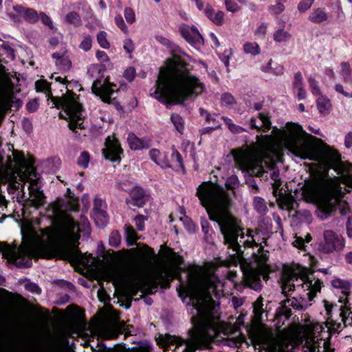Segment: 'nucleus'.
Masks as SVG:
<instances>
[{
	"instance_id": "nucleus-1",
	"label": "nucleus",
	"mask_w": 352,
	"mask_h": 352,
	"mask_svg": "<svg viewBox=\"0 0 352 352\" xmlns=\"http://www.w3.org/2000/svg\"><path fill=\"white\" fill-rule=\"evenodd\" d=\"M170 263L164 265L155 272L153 281L155 285L150 293L157 289L159 282L164 287L169 285L173 278L180 282L179 293L182 292L193 300V307L196 316L191 320L193 327L188 332L186 340L180 338L165 335L162 338L166 347H171L173 352H195L197 349H204L210 344L215 329L213 326V315L217 311L219 302L218 299L222 296L223 285L217 276L199 266L190 267L188 269L187 280H182L180 274L183 258L174 252L168 254Z\"/></svg>"
},
{
	"instance_id": "nucleus-2",
	"label": "nucleus",
	"mask_w": 352,
	"mask_h": 352,
	"mask_svg": "<svg viewBox=\"0 0 352 352\" xmlns=\"http://www.w3.org/2000/svg\"><path fill=\"white\" fill-rule=\"evenodd\" d=\"M197 195L202 206L206 208L211 221H216L223 236L224 243L241 256L243 254L241 243L245 248L258 247L257 253L253 255L254 262L241 266L244 283L254 291L263 288L261 276L263 280L269 278L270 266L267 264L268 256L264 250L263 243L267 244V239L261 236L258 229H248L247 239L243 240L245 234L241 222L229 212L230 199L224 190L209 184H202L197 188Z\"/></svg>"
},
{
	"instance_id": "nucleus-3",
	"label": "nucleus",
	"mask_w": 352,
	"mask_h": 352,
	"mask_svg": "<svg viewBox=\"0 0 352 352\" xmlns=\"http://www.w3.org/2000/svg\"><path fill=\"white\" fill-rule=\"evenodd\" d=\"M190 65L180 56L174 54L161 67L151 96L160 102L183 104L206 91L203 82L190 72Z\"/></svg>"
},
{
	"instance_id": "nucleus-4",
	"label": "nucleus",
	"mask_w": 352,
	"mask_h": 352,
	"mask_svg": "<svg viewBox=\"0 0 352 352\" xmlns=\"http://www.w3.org/2000/svg\"><path fill=\"white\" fill-rule=\"evenodd\" d=\"M328 169L317 173L314 182L304 186L302 190V195L307 201L318 204L317 214L322 220L327 219L337 205L342 215L349 212L347 204L340 201L342 192L339 179L328 176Z\"/></svg>"
},
{
	"instance_id": "nucleus-5",
	"label": "nucleus",
	"mask_w": 352,
	"mask_h": 352,
	"mask_svg": "<svg viewBox=\"0 0 352 352\" xmlns=\"http://www.w3.org/2000/svg\"><path fill=\"white\" fill-rule=\"evenodd\" d=\"M40 234L33 231L31 241L23 244L19 248H12L0 242V252L5 258L14 262L19 267H29L31 258H52L56 252L58 243L57 231L52 227L40 229Z\"/></svg>"
},
{
	"instance_id": "nucleus-6",
	"label": "nucleus",
	"mask_w": 352,
	"mask_h": 352,
	"mask_svg": "<svg viewBox=\"0 0 352 352\" xmlns=\"http://www.w3.org/2000/svg\"><path fill=\"white\" fill-rule=\"evenodd\" d=\"M35 87L37 91L44 92L46 96H51L55 107L65 110L67 116L63 117L60 114V117L69 120L68 126L72 131H75L76 129H82L85 128L83 125V109L76 94L67 90L61 98L53 97L51 93L50 84L44 80H37L35 82Z\"/></svg>"
},
{
	"instance_id": "nucleus-7",
	"label": "nucleus",
	"mask_w": 352,
	"mask_h": 352,
	"mask_svg": "<svg viewBox=\"0 0 352 352\" xmlns=\"http://www.w3.org/2000/svg\"><path fill=\"white\" fill-rule=\"evenodd\" d=\"M322 285V282L316 278L313 273L307 274L298 268L285 269L281 277V289L285 296L291 295L295 290L303 291L307 292L309 300H314Z\"/></svg>"
},
{
	"instance_id": "nucleus-8",
	"label": "nucleus",
	"mask_w": 352,
	"mask_h": 352,
	"mask_svg": "<svg viewBox=\"0 0 352 352\" xmlns=\"http://www.w3.org/2000/svg\"><path fill=\"white\" fill-rule=\"evenodd\" d=\"M287 129L288 133L285 141L291 152L302 159L318 162L320 157L316 149L307 140L309 135L302 127L297 124L288 123Z\"/></svg>"
},
{
	"instance_id": "nucleus-9",
	"label": "nucleus",
	"mask_w": 352,
	"mask_h": 352,
	"mask_svg": "<svg viewBox=\"0 0 352 352\" xmlns=\"http://www.w3.org/2000/svg\"><path fill=\"white\" fill-rule=\"evenodd\" d=\"M47 213L54 221H62V234L65 239L72 243L79 239L80 232L82 229L71 216L63 210L60 202L57 201L49 205Z\"/></svg>"
},
{
	"instance_id": "nucleus-10",
	"label": "nucleus",
	"mask_w": 352,
	"mask_h": 352,
	"mask_svg": "<svg viewBox=\"0 0 352 352\" xmlns=\"http://www.w3.org/2000/svg\"><path fill=\"white\" fill-rule=\"evenodd\" d=\"M232 153L236 166L252 176L267 177V171L263 168V160L248 151L233 150Z\"/></svg>"
},
{
	"instance_id": "nucleus-11",
	"label": "nucleus",
	"mask_w": 352,
	"mask_h": 352,
	"mask_svg": "<svg viewBox=\"0 0 352 352\" xmlns=\"http://www.w3.org/2000/svg\"><path fill=\"white\" fill-rule=\"evenodd\" d=\"M324 307L328 316L327 326L329 335L332 333H339L344 327L352 325V311L346 306H341L339 308V320L333 318L331 311L333 306L332 305L325 302Z\"/></svg>"
},
{
	"instance_id": "nucleus-12",
	"label": "nucleus",
	"mask_w": 352,
	"mask_h": 352,
	"mask_svg": "<svg viewBox=\"0 0 352 352\" xmlns=\"http://www.w3.org/2000/svg\"><path fill=\"white\" fill-rule=\"evenodd\" d=\"M345 245V239L342 235L331 230H326L323 232L318 249L324 254L340 253L344 250Z\"/></svg>"
},
{
	"instance_id": "nucleus-13",
	"label": "nucleus",
	"mask_w": 352,
	"mask_h": 352,
	"mask_svg": "<svg viewBox=\"0 0 352 352\" xmlns=\"http://www.w3.org/2000/svg\"><path fill=\"white\" fill-rule=\"evenodd\" d=\"M39 178L37 177L36 170L33 168L28 170V175L26 176L25 182L30 183L28 190L30 192V202L36 208L42 206L45 200V196L38 186Z\"/></svg>"
},
{
	"instance_id": "nucleus-14",
	"label": "nucleus",
	"mask_w": 352,
	"mask_h": 352,
	"mask_svg": "<svg viewBox=\"0 0 352 352\" xmlns=\"http://www.w3.org/2000/svg\"><path fill=\"white\" fill-rule=\"evenodd\" d=\"M330 336L328 331H323V328L320 325L314 327V331L310 333L307 338L306 344L309 349L310 352H324L320 351L318 347L322 343L325 351L329 350L330 342L329 339Z\"/></svg>"
},
{
	"instance_id": "nucleus-15",
	"label": "nucleus",
	"mask_w": 352,
	"mask_h": 352,
	"mask_svg": "<svg viewBox=\"0 0 352 352\" xmlns=\"http://www.w3.org/2000/svg\"><path fill=\"white\" fill-rule=\"evenodd\" d=\"M91 89L103 102L110 104L113 98V94L117 91V86L110 82L107 78L97 79L94 81Z\"/></svg>"
},
{
	"instance_id": "nucleus-16",
	"label": "nucleus",
	"mask_w": 352,
	"mask_h": 352,
	"mask_svg": "<svg viewBox=\"0 0 352 352\" xmlns=\"http://www.w3.org/2000/svg\"><path fill=\"white\" fill-rule=\"evenodd\" d=\"M252 341L254 346L263 345L267 346L274 351L276 350V338L272 330L267 327H263L258 329Z\"/></svg>"
},
{
	"instance_id": "nucleus-17",
	"label": "nucleus",
	"mask_w": 352,
	"mask_h": 352,
	"mask_svg": "<svg viewBox=\"0 0 352 352\" xmlns=\"http://www.w3.org/2000/svg\"><path fill=\"white\" fill-rule=\"evenodd\" d=\"M333 168L338 175H340L342 177V181L344 183L349 184L351 181L352 176V164L349 162H344L342 161L335 162L333 166H330L329 164H327L323 170H317L312 174V181L309 184H312L314 180V177L316 174L318 172H324L326 168H329L327 173H329V170Z\"/></svg>"
},
{
	"instance_id": "nucleus-18",
	"label": "nucleus",
	"mask_w": 352,
	"mask_h": 352,
	"mask_svg": "<svg viewBox=\"0 0 352 352\" xmlns=\"http://www.w3.org/2000/svg\"><path fill=\"white\" fill-rule=\"evenodd\" d=\"M106 208V203L102 199L99 197L94 199L93 217L96 223L99 227L104 226L108 222V217L105 211Z\"/></svg>"
},
{
	"instance_id": "nucleus-19",
	"label": "nucleus",
	"mask_w": 352,
	"mask_h": 352,
	"mask_svg": "<svg viewBox=\"0 0 352 352\" xmlns=\"http://www.w3.org/2000/svg\"><path fill=\"white\" fill-rule=\"evenodd\" d=\"M105 144L106 148L102 152L105 159L112 162H120L122 149L118 141L117 140H111L110 137H108Z\"/></svg>"
},
{
	"instance_id": "nucleus-20",
	"label": "nucleus",
	"mask_w": 352,
	"mask_h": 352,
	"mask_svg": "<svg viewBox=\"0 0 352 352\" xmlns=\"http://www.w3.org/2000/svg\"><path fill=\"white\" fill-rule=\"evenodd\" d=\"M182 36L190 43L198 45L201 43L203 38L195 26H183L180 28Z\"/></svg>"
},
{
	"instance_id": "nucleus-21",
	"label": "nucleus",
	"mask_w": 352,
	"mask_h": 352,
	"mask_svg": "<svg viewBox=\"0 0 352 352\" xmlns=\"http://www.w3.org/2000/svg\"><path fill=\"white\" fill-rule=\"evenodd\" d=\"M292 89L299 100H305L307 98V94L304 87L303 77L300 72H297L294 74L292 81Z\"/></svg>"
},
{
	"instance_id": "nucleus-22",
	"label": "nucleus",
	"mask_w": 352,
	"mask_h": 352,
	"mask_svg": "<svg viewBox=\"0 0 352 352\" xmlns=\"http://www.w3.org/2000/svg\"><path fill=\"white\" fill-rule=\"evenodd\" d=\"M148 282L139 280L137 281L129 282L126 286V293L128 298L131 299L141 291L144 292L148 288Z\"/></svg>"
},
{
	"instance_id": "nucleus-23",
	"label": "nucleus",
	"mask_w": 352,
	"mask_h": 352,
	"mask_svg": "<svg viewBox=\"0 0 352 352\" xmlns=\"http://www.w3.org/2000/svg\"><path fill=\"white\" fill-rule=\"evenodd\" d=\"M129 205L142 207L145 203V194L144 190L139 186H135L131 190V199L126 201Z\"/></svg>"
},
{
	"instance_id": "nucleus-24",
	"label": "nucleus",
	"mask_w": 352,
	"mask_h": 352,
	"mask_svg": "<svg viewBox=\"0 0 352 352\" xmlns=\"http://www.w3.org/2000/svg\"><path fill=\"white\" fill-rule=\"evenodd\" d=\"M277 204L280 208L289 212L294 210L297 206L296 201L290 194H280L277 198Z\"/></svg>"
},
{
	"instance_id": "nucleus-25",
	"label": "nucleus",
	"mask_w": 352,
	"mask_h": 352,
	"mask_svg": "<svg viewBox=\"0 0 352 352\" xmlns=\"http://www.w3.org/2000/svg\"><path fill=\"white\" fill-rule=\"evenodd\" d=\"M129 146L133 150L148 148L151 146V140L148 139H140L135 134L129 133L127 138Z\"/></svg>"
},
{
	"instance_id": "nucleus-26",
	"label": "nucleus",
	"mask_w": 352,
	"mask_h": 352,
	"mask_svg": "<svg viewBox=\"0 0 352 352\" xmlns=\"http://www.w3.org/2000/svg\"><path fill=\"white\" fill-rule=\"evenodd\" d=\"M14 10L18 13L23 14L24 19L30 23H36L39 20V14L32 8H25L21 6H16L14 7Z\"/></svg>"
},
{
	"instance_id": "nucleus-27",
	"label": "nucleus",
	"mask_w": 352,
	"mask_h": 352,
	"mask_svg": "<svg viewBox=\"0 0 352 352\" xmlns=\"http://www.w3.org/2000/svg\"><path fill=\"white\" fill-rule=\"evenodd\" d=\"M258 118L261 121L260 124H257V120L255 118H252L250 120V125L252 129H255L258 131H267L271 128V122L269 117L263 113H259Z\"/></svg>"
},
{
	"instance_id": "nucleus-28",
	"label": "nucleus",
	"mask_w": 352,
	"mask_h": 352,
	"mask_svg": "<svg viewBox=\"0 0 352 352\" xmlns=\"http://www.w3.org/2000/svg\"><path fill=\"white\" fill-rule=\"evenodd\" d=\"M52 57L56 59V65L60 71L67 72L71 68L72 62L65 52H55L52 54Z\"/></svg>"
},
{
	"instance_id": "nucleus-29",
	"label": "nucleus",
	"mask_w": 352,
	"mask_h": 352,
	"mask_svg": "<svg viewBox=\"0 0 352 352\" xmlns=\"http://www.w3.org/2000/svg\"><path fill=\"white\" fill-rule=\"evenodd\" d=\"M150 158L157 165L160 166L162 168H170L166 155L161 153L159 150L153 148L149 151Z\"/></svg>"
},
{
	"instance_id": "nucleus-30",
	"label": "nucleus",
	"mask_w": 352,
	"mask_h": 352,
	"mask_svg": "<svg viewBox=\"0 0 352 352\" xmlns=\"http://www.w3.org/2000/svg\"><path fill=\"white\" fill-rule=\"evenodd\" d=\"M205 14L216 25H220L224 21V13L222 11L215 12L211 6H206Z\"/></svg>"
},
{
	"instance_id": "nucleus-31",
	"label": "nucleus",
	"mask_w": 352,
	"mask_h": 352,
	"mask_svg": "<svg viewBox=\"0 0 352 352\" xmlns=\"http://www.w3.org/2000/svg\"><path fill=\"white\" fill-rule=\"evenodd\" d=\"M316 105L319 112L322 114L328 113L331 109V100L323 95L318 96Z\"/></svg>"
},
{
	"instance_id": "nucleus-32",
	"label": "nucleus",
	"mask_w": 352,
	"mask_h": 352,
	"mask_svg": "<svg viewBox=\"0 0 352 352\" xmlns=\"http://www.w3.org/2000/svg\"><path fill=\"white\" fill-rule=\"evenodd\" d=\"M327 14L323 9L314 10L309 14V19L315 23H320L327 20Z\"/></svg>"
},
{
	"instance_id": "nucleus-33",
	"label": "nucleus",
	"mask_w": 352,
	"mask_h": 352,
	"mask_svg": "<svg viewBox=\"0 0 352 352\" xmlns=\"http://www.w3.org/2000/svg\"><path fill=\"white\" fill-rule=\"evenodd\" d=\"M263 306V298L261 296H260L259 298H257V300L253 305L254 320L258 324L261 323V321H262V316H263V314L264 312Z\"/></svg>"
},
{
	"instance_id": "nucleus-34",
	"label": "nucleus",
	"mask_w": 352,
	"mask_h": 352,
	"mask_svg": "<svg viewBox=\"0 0 352 352\" xmlns=\"http://www.w3.org/2000/svg\"><path fill=\"white\" fill-rule=\"evenodd\" d=\"M66 259L74 262H81L82 254L76 248H69L65 251Z\"/></svg>"
},
{
	"instance_id": "nucleus-35",
	"label": "nucleus",
	"mask_w": 352,
	"mask_h": 352,
	"mask_svg": "<svg viewBox=\"0 0 352 352\" xmlns=\"http://www.w3.org/2000/svg\"><path fill=\"white\" fill-rule=\"evenodd\" d=\"M331 285L335 288L341 289L342 294H343L344 296H346L349 295L351 285L347 281L336 278L332 280Z\"/></svg>"
},
{
	"instance_id": "nucleus-36",
	"label": "nucleus",
	"mask_w": 352,
	"mask_h": 352,
	"mask_svg": "<svg viewBox=\"0 0 352 352\" xmlns=\"http://www.w3.org/2000/svg\"><path fill=\"white\" fill-rule=\"evenodd\" d=\"M170 120L175 129L180 133H183L184 129V121L182 117L177 113H172Z\"/></svg>"
},
{
	"instance_id": "nucleus-37",
	"label": "nucleus",
	"mask_w": 352,
	"mask_h": 352,
	"mask_svg": "<svg viewBox=\"0 0 352 352\" xmlns=\"http://www.w3.org/2000/svg\"><path fill=\"white\" fill-rule=\"evenodd\" d=\"M65 21L75 27H78L82 24V20L80 15L76 12H70L65 17Z\"/></svg>"
},
{
	"instance_id": "nucleus-38",
	"label": "nucleus",
	"mask_w": 352,
	"mask_h": 352,
	"mask_svg": "<svg viewBox=\"0 0 352 352\" xmlns=\"http://www.w3.org/2000/svg\"><path fill=\"white\" fill-rule=\"evenodd\" d=\"M274 40L276 42H287L291 38V34L283 28H279L274 33Z\"/></svg>"
},
{
	"instance_id": "nucleus-39",
	"label": "nucleus",
	"mask_w": 352,
	"mask_h": 352,
	"mask_svg": "<svg viewBox=\"0 0 352 352\" xmlns=\"http://www.w3.org/2000/svg\"><path fill=\"white\" fill-rule=\"evenodd\" d=\"M254 209L261 214H265L268 209L265 201L259 197H256L254 199Z\"/></svg>"
},
{
	"instance_id": "nucleus-40",
	"label": "nucleus",
	"mask_w": 352,
	"mask_h": 352,
	"mask_svg": "<svg viewBox=\"0 0 352 352\" xmlns=\"http://www.w3.org/2000/svg\"><path fill=\"white\" fill-rule=\"evenodd\" d=\"M283 70L284 67L282 65L278 63L273 64L272 60H270L264 71L276 75H280L283 73Z\"/></svg>"
},
{
	"instance_id": "nucleus-41",
	"label": "nucleus",
	"mask_w": 352,
	"mask_h": 352,
	"mask_svg": "<svg viewBox=\"0 0 352 352\" xmlns=\"http://www.w3.org/2000/svg\"><path fill=\"white\" fill-rule=\"evenodd\" d=\"M221 119L224 121L228 128L232 133H241L242 132L246 131V130L243 127L235 124L230 118L226 116H222Z\"/></svg>"
},
{
	"instance_id": "nucleus-42",
	"label": "nucleus",
	"mask_w": 352,
	"mask_h": 352,
	"mask_svg": "<svg viewBox=\"0 0 352 352\" xmlns=\"http://www.w3.org/2000/svg\"><path fill=\"white\" fill-rule=\"evenodd\" d=\"M125 235L129 245H133L138 239L135 231L130 226H126Z\"/></svg>"
},
{
	"instance_id": "nucleus-43",
	"label": "nucleus",
	"mask_w": 352,
	"mask_h": 352,
	"mask_svg": "<svg viewBox=\"0 0 352 352\" xmlns=\"http://www.w3.org/2000/svg\"><path fill=\"white\" fill-rule=\"evenodd\" d=\"M310 90L313 95L319 96L322 95L321 91L318 86V82L316 80L314 76H309L307 78Z\"/></svg>"
},
{
	"instance_id": "nucleus-44",
	"label": "nucleus",
	"mask_w": 352,
	"mask_h": 352,
	"mask_svg": "<svg viewBox=\"0 0 352 352\" xmlns=\"http://www.w3.org/2000/svg\"><path fill=\"white\" fill-rule=\"evenodd\" d=\"M243 50L245 53L254 56L260 53L259 45L255 42L245 43L243 45Z\"/></svg>"
},
{
	"instance_id": "nucleus-45",
	"label": "nucleus",
	"mask_w": 352,
	"mask_h": 352,
	"mask_svg": "<svg viewBox=\"0 0 352 352\" xmlns=\"http://www.w3.org/2000/svg\"><path fill=\"white\" fill-rule=\"evenodd\" d=\"M97 41L99 45L103 49H109L110 43L107 40V33L104 31H100L97 34Z\"/></svg>"
},
{
	"instance_id": "nucleus-46",
	"label": "nucleus",
	"mask_w": 352,
	"mask_h": 352,
	"mask_svg": "<svg viewBox=\"0 0 352 352\" xmlns=\"http://www.w3.org/2000/svg\"><path fill=\"white\" fill-rule=\"evenodd\" d=\"M340 67H341L340 74L342 76L345 82L350 81L352 78V76H351V69L349 64H348L347 63H345V62L342 63L340 64Z\"/></svg>"
},
{
	"instance_id": "nucleus-47",
	"label": "nucleus",
	"mask_w": 352,
	"mask_h": 352,
	"mask_svg": "<svg viewBox=\"0 0 352 352\" xmlns=\"http://www.w3.org/2000/svg\"><path fill=\"white\" fill-rule=\"evenodd\" d=\"M90 160V156L87 151H83L78 158L77 164L83 168H87Z\"/></svg>"
},
{
	"instance_id": "nucleus-48",
	"label": "nucleus",
	"mask_w": 352,
	"mask_h": 352,
	"mask_svg": "<svg viewBox=\"0 0 352 352\" xmlns=\"http://www.w3.org/2000/svg\"><path fill=\"white\" fill-rule=\"evenodd\" d=\"M92 46V37L89 34H85L83 36L82 41L80 43V48L84 50L85 52H87L90 50Z\"/></svg>"
},
{
	"instance_id": "nucleus-49",
	"label": "nucleus",
	"mask_w": 352,
	"mask_h": 352,
	"mask_svg": "<svg viewBox=\"0 0 352 352\" xmlns=\"http://www.w3.org/2000/svg\"><path fill=\"white\" fill-rule=\"evenodd\" d=\"M243 341L244 338L242 336H237L236 337L227 339L225 344L230 347H239Z\"/></svg>"
},
{
	"instance_id": "nucleus-50",
	"label": "nucleus",
	"mask_w": 352,
	"mask_h": 352,
	"mask_svg": "<svg viewBox=\"0 0 352 352\" xmlns=\"http://www.w3.org/2000/svg\"><path fill=\"white\" fill-rule=\"evenodd\" d=\"M239 186V179L236 175L229 177L226 182V186L230 190H234Z\"/></svg>"
},
{
	"instance_id": "nucleus-51",
	"label": "nucleus",
	"mask_w": 352,
	"mask_h": 352,
	"mask_svg": "<svg viewBox=\"0 0 352 352\" xmlns=\"http://www.w3.org/2000/svg\"><path fill=\"white\" fill-rule=\"evenodd\" d=\"M120 235L118 232L113 231L109 236V245L112 247L117 248L120 243Z\"/></svg>"
},
{
	"instance_id": "nucleus-52",
	"label": "nucleus",
	"mask_w": 352,
	"mask_h": 352,
	"mask_svg": "<svg viewBox=\"0 0 352 352\" xmlns=\"http://www.w3.org/2000/svg\"><path fill=\"white\" fill-rule=\"evenodd\" d=\"M314 2V0H300L298 4V10L300 12H305L311 8Z\"/></svg>"
},
{
	"instance_id": "nucleus-53",
	"label": "nucleus",
	"mask_w": 352,
	"mask_h": 352,
	"mask_svg": "<svg viewBox=\"0 0 352 352\" xmlns=\"http://www.w3.org/2000/svg\"><path fill=\"white\" fill-rule=\"evenodd\" d=\"M305 294H302L298 298L299 302L300 303V309L302 310L307 309L311 305V302L313 300H309L307 296V292H305Z\"/></svg>"
},
{
	"instance_id": "nucleus-54",
	"label": "nucleus",
	"mask_w": 352,
	"mask_h": 352,
	"mask_svg": "<svg viewBox=\"0 0 352 352\" xmlns=\"http://www.w3.org/2000/svg\"><path fill=\"white\" fill-rule=\"evenodd\" d=\"M221 100L223 104L230 106L235 104L236 100L232 95L225 93L221 96Z\"/></svg>"
},
{
	"instance_id": "nucleus-55",
	"label": "nucleus",
	"mask_w": 352,
	"mask_h": 352,
	"mask_svg": "<svg viewBox=\"0 0 352 352\" xmlns=\"http://www.w3.org/2000/svg\"><path fill=\"white\" fill-rule=\"evenodd\" d=\"M283 3L284 1H277L275 5H272L269 6V10L274 14H280L285 10Z\"/></svg>"
},
{
	"instance_id": "nucleus-56",
	"label": "nucleus",
	"mask_w": 352,
	"mask_h": 352,
	"mask_svg": "<svg viewBox=\"0 0 352 352\" xmlns=\"http://www.w3.org/2000/svg\"><path fill=\"white\" fill-rule=\"evenodd\" d=\"M124 17L126 21L130 24L135 21V13L131 8H126L124 9Z\"/></svg>"
},
{
	"instance_id": "nucleus-57",
	"label": "nucleus",
	"mask_w": 352,
	"mask_h": 352,
	"mask_svg": "<svg viewBox=\"0 0 352 352\" xmlns=\"http://www.w3.org/2000/svg\"><path fill=\"white\" fill-rule=\"evenodd\" d=\"M226 9L232 12H236L240 10V7L233 0H225Z\"/></svg>"
},
{
	"instance_id": "nucleus-58",
	"label": "nucleus",
	"mask_w": 352,
	"mask_h": 352,
	"mask_svg": "<svg viewBox=\"0 0 352 352\" xmlns=\"http://www.w3.org/2000/svg\"><path fill=\"white\" fill-rule=\"evenodd\" d=\"M115 23L116 25L124 33L128 32V28L126 25L124 19L121 15H117L115 17Z\"/></svg>"
},
{
	"instance_id": "nucleus-59",
	"label": "nucleus",
	"mask_w": 352,
	"mask_h": 352,
	"mask_svg": "<svg viewBox=\"0 0 352 352\" xmlns=\"http://www.w3.org/2000/svg\"><path fill=\"white\" fill-rule=\"evenodd\" d=\"M171 159L173 162L178 163L179 166L184 168V163L181 154L175 149L173 151L171 154Z\"/></svg>"
},
{
	"instance_id": "nucleus-60",
	"label": "nucleus",
	"mask_w": 352,
	"mask_h": 352,
	"mask_svg": "<svg viewBox=\"0 0 352 352\" xmlns=\"http://www.w3.org/2000/svg\"><path fill=\"white\" fill-rule=\"evenodd\" d=\"M39 19L43 24L49 27L50 29L54 28L53 23L51 19L44 12H41L39 13Z\"/></svg>"
},
{
	"instance_id": "nucleus-61",
	"label": "nucleus",
	"mask_w": 352,
	"mask_h": 352,
	"mask_svg": "<svg viewBox=\"0 0 352 352\" xmlns=\"http://www.w3.org/2000/svg\"><path fill=\"white\" fill-rule=\"evenodd\" d=\"M134 220L137 229L140 231H142L144 229V217L143 215H138L135 217Z\"/></svg>"
},
{
	"instance_id": "nucleus-62",
	"label": "nucleus",
	"mask_w": 352,
	"mask_h": 352,
	"mask_svg": "<svg viewBox=\"0 0 352 352\" xmlns=\"http://www.w3.org/2000/svg\"><path fill=\"white\" fill-rule=\"evenodd\" d=\"M123 48L127 53H131L135 49L133 41L131 38H126L124 41Z\"/></svg>"
},
{
	"instance_id": "nucleus-63",
	"label": "nucleus",
	"mask_w": 352,
	"mask_h": 352,
	"mask_svg": "<svg viewBox=\"0 0 352 352\" xmlns=\"http://www.w3.org/2000/svg\"><path fill=\"white\" fill-rule=\"evenodd\" d=\"M135 70L133 67H128L124 73V78L129 81H132L135 77Z\"/></svg>"
},
{
	"instance_id": "nucleus-64",
	"label": "nucleus",
	"mask_w": 352,
	"mask_h": 352,
	"mask_svg": "<svg viewBox=\"0 0 352 352\" xmlns=\"http://www.w3.org/2000/svg\"><path fill=\"white\" fill-rule=\"evenodd\" d=\"M25 289L33 294H38L41 290L39 287L35 283H28L25 285Z\"/></svg>"
}]
</instances>
